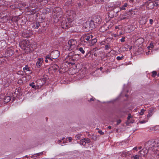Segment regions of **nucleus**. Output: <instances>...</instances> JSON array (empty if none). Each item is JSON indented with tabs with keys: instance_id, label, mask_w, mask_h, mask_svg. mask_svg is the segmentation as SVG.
Listing matches in <instances>:
<instances>
[{
	"instance_id": "nucleus-29",
	"label": "nucleus",
	"mask_w": 159,
	"mask_h": 159,
	"mask_svg": "<svg viewBox=\"0 0 159 159\" xmlns=\"http://www.w3.org/2000/svg\"><path fill=\"white\" fill-rule=\"evenodd\" d=\"M139 155H136L135 156H133L131 157V159H139Z\"/></svg>"
},
{
	"instance_id": "nucleus-42",
	"label": "nucleus",
	"mask_w": 159,
	"mask_h": 159,
	"mask_svg": "<svg viewBox=\"0 0 159 159\" xmlns=\"http://www.w3.org/2000/svg\"><path fill=\"white\" fill-rule=\"evenodd\" d=\"M121 122V120L120 119H119L117 120V124L116 125H119Z\"/></svg>"
},
{
	"instance_id": "nucleus-62",
	"label": "nucleus",
	"mask_w": 159,
	"mask_h": 159,
	"mask_svg": "<svg viewBox=\"0 0 159 159\" xmlns=\"http://www.w3.org/2000/svg\"><path fill=\"white\" fill-rule=\"evenodd\" d=\"M100 70H102V69H103V68L102 67H100L99 68Z\"/></svg>"
},
{
	"instance_id": "nucleus-31",
	"label": "nucleus",
	"mask_w": 159,
	"mask_h": 159,
	"mask_svg": "<svg viewBox=\"0 0 159 159\" xmlns=\"http://www.w3.org/2000/svg\"><path fill=\"white\" fill-rule=\"evenodd\" d=\"M80 51L82 54H84L85 53V51L82 47H80L78 48H77Z\"/></svg>"
},
{
	"instance_id": "nucleus-5",
	"label": "nucleus",
	"mask_w": 159,
	"mask_h": 159,
	"mask_svg": "<svg viewBox=\"0 0 159 159\" xmlns=\"http://www.w3.org/2000/svg\"><path fill=\"white\" fill-rule=\"evenodd\" d=\"M69 19V18H68L67 20L66 19H65L61 22V26L63 29H66L70 27V22H69V21L67 22Z\"/></svg>"
},
{
	"instance_id": "nucleus-54",
	"label": "nucleus",
	"mask_w": 159,
	"mask_h": 159,
	"mask_svg": "<svg viewBox=\"0 0 159 159\" xmlns=\"http://www.w3.org/2000/svg\"><path fill=\"white\" fill-rule=\"evenodd\" d=\"M34 155H36V157H37V156H40V155H39V153H36V154H34Z\"/></svg>"
},
{
	"instance_id": "nucleus-38",
	"label": "nucleus",
	"mask_w": 159,
	"mask_h": 159,
	"mask_svg": "<svg viewBox=\"0 0 159 159\" xmlns=\"http://www.w3.org/2000/svg\"><path fill=\"white\" fill-rule=\"evenodd\" d=\"M29 68L28 67V65H26L25 67H24L23 69V70H29Z\"/></svg>"
},
{
	"instance_id": "nucleus-9",
	"label": "nucleus",
	"mask_w": 159,
	"mask_h": 159,
	"mask_svg": "<svg viewBox=\"0 0 159 159\" xmlns=\"http://www.w3.org/2000/svg\"><path fill=\"white\" fill-rule=\"evenodd\" d=\"M60 55V52L57 50H55L52 51L50 53V56L53 59L57 58Z\"/></svg>"
},
{
	"instance_id": "nucleus-8",
	"label": "nucleus",
	"mask_w": 159,
	"mask_h": 159,
	"mask_svg": "<svg viewBox=\"0 0 159 159\" xmlns=\"http://www.w3.org/2000/svg\"><path fill=\"white\" fill-rule=\"evenodd\" d=\"M91 21L93 22L96 27L97 24L99 25L101 23L102 20L100 16H95L93 18V20H91Z\"/></svg>"
},
{
	"instance_id": "nucleus-10",
	"label": "nucleus",
	"mask_w": 159,
	"mask_h": 159,
	"mask_svg": "<svg viewBox=\"0 0 159 159\" xmlns=\"http://www.w3.org/2000/svg\"><path fill=\"white\" fill-rule=\"evenodd\" d=\"M145 4L147 5V7L150 9H153L154 7L155 6V4L154 3L150 0H149L146 2Z\"/></svg>"
},
{
	"instance_id": "nucleus-59",
	"label": "nucleus",
	"mask_w": 159,
	"mask_h": 159,
	"mask_svg": "<svg viewBox=\"0 0 159 159\" xmlns=\"http://www.w3.org/2000/svg\"><path fill=\"white\" fill-rule=\"evenodd\" d=\"M61 142V140H59L57 142L59 143H60Z\"/></svg>"
},
{
	"instance_id": "nucleus-44",
	"label": "nucleus",
	"mask_w": 159,
	"mask_h": 159,
	"mask_svg": "<svg viewBox=\"0 0 159 159\" xmlns=\"http://www.w3.org/2000/svg\"><path fill=\"white\" fill-rule=\"evenodd\" d=\"M125 37H123L122 39H120V41L122 42H124L125 41Z\"/></svg>"
},
{
	"instance_id": "nucleus-30",
	"label": "nucleus",
	"mask_w": 159,
	"mask_h": 159,
	"mask_svg": "<svg viewBox=\"0 0 159 159\" xmlns=\"http://www.w3.org/2000/svg\"><path fill=\"white\" fill-rule=\"evenodd\" d=\"M29 85L35 89H36V86L34 84V82H32Z\"/></svg>"
},
{
	"instance_id": "nucleus-45",
	"label": "nucleus",
	"mask_w": 159,
	"mask_h": 159,
	"mask_svg": "<svg viewBox=\"0 0 159 159\" xmlns=\"http://www.w3.org/2000/svg\"><path fill=\"white\" fill-rule=\"evenodd\" d=\"M27 71L28 72V74H30L31 73H32V71H31V70H30L29 69V70H27Z\"/></svg>"
},
{
	"instance_id": "nucleus-35",
	"label": "nucleus",
	"mask_w": 159,
	"mask_h": 159,
	"mask_svg": "<svg viewBox=\"0 0 159 159\" xmlns=\"http://www.w3.org/2000/svg\"><path fill=\"white\" fill-rule=\"evenodd\" d=\"M157 74V72L155 71H154L152 72V76L153 77H155L156 75Z\"/></svg>"
},
{
	"instance_id": "nucleus-64",
	"label": "nucleus",
	"mask_w": 159,
	"mask_h": 159,
	"mask_svg": "<svg viewBox=\"0 0 159 159\" xmlns=\"http://www.w3.org/2000/svg\"><path fill=\"white\" fill-rule=\"evenodd\" d=\"M137 149V148L136 147H135L133 148V149L134 150H136Z\"/></svg>"
},
{
	"instance_id": "nucleus-26",
	"label": "nucleus",
	"mask_w": 159,
	"mask_h": 159,
	"mask_svg": "<svg viewBox=\"0 0 159 159\" xmlns=\"http://www.w3.org/2000/svg\"><path fill=\"white\" fill-rule=\"evenodd\" d=\"M84 40L85 39L87 41H89V43H90L91 39L89 35L85 36L84 37Z\"/></svg>"
},
{
	"instance_id": "nucleus-12",
	"label": "nucleus",
	"mask_w": 159,
	"mask_h": 159,
	"mask_svg": "<svg viewBox=\"0 0 159 159\" xmlns=\"http://www.w3.org/2000/svg\"><path fill=\"white\" fill-rule=\"evenodd\" d=\"M28 42H29L28 41H26V40H25L22 42H21V44L22 45L23 44V47H26V48H29V52L32 51L33 49H31V48H30V46H31V45H28Z\"/></svg>"
},
{
	"instance_id": "nucleus-63",
	"label": "nucleus",
	"mask_w": 159,
	"mask_h": 159,
	"mask_svg": "<svg viewBox=\"0 0 159 159\" xmlns=\"http://www.w3.org/2000/svg\"><path fill=\"white\" fill-rule=\"evenodd\" d=\"M39 155H40L43 154V152H42L39 153Z\"/></svg>"
},
{
	"instance_id": "nucleus-55",
	"label": "nucleus",
	"mask_w": 159,
	"mask_h": 159,
	"mask_svg": "<svg viewBox=\"0 0 159 159\" xmlns=\"http://www.w3.org/2000/svg\"><path fill=\"white\" fill-rule=\"evenodd\" d=\"M19 18H18V17H17V18L16 19V22H17L18 20H19Z\"/></svg>"
},
{
	"instance_id": "nucleus-34",
	"label": "nucleus",
	"mask_w": 159,
	"mask_h": 159,
	"mask_svg": "<svg viewBox=\"0 0 159 159\" xmlns=\"http://www.w3.org/2000/svg\"><path fill=\"white\" fill-rule=\"evenodd\" d=\"M145 111V110H144L143 109H142L141 110V111L140 112H139V114L140 115H143L144 113V112Z\"/></svg>"
},
{
	"instance_id": "nucleus-2",
	"label": "nucleus",
	"mask_w": 159,
	"mask_h": 159,
	"mask_svg": "<svg viewBox=\"0 0 159 159\" xmlns=\"http://www.w3.org/2000/svg\"><path fill=\"white\" fill-rule=\"evenodd\" d=\"M95 28V25L94 24L93 22L90 20L88 21L84 24L82 29L85 32H88Z\"/></svg>"
},
{
	"instance_id": "nucleus-47",
	"label": "nucleus",
	"mask_w": 159,
	"mask_h": 159,
	"mask_svg": "<svg viewBox=\"0 0 159 159\" xmlns=\"http://www.w3.org/2000/svg\"><path fill=\"white\" fill-rule=\"evenodd\" d=\"M69 142H71L72 140V139L71 137H68V138Z\"/></svg>"
},
{
	"instance_id": "nucleus-21",
	"label": "nucleus",
	"mask_w": 159,
	"mask_h": 159,
	"mask_svg": "<svg viewBox=\"0 0 159 159\" xmlns=\"http://www.w3.org/2000/svg\"><path fill=\"white\" fill-rule=\"evenodd\" d=\"M11 97L9 96H6L5 97L4 99V102L5 103H7L9 102L11 100Z\"/></svg>"
},
{
	"instance_id": "nucleus-60",
	"label": "nucleus",
	"mask_w": 159,
	"mask_h": 159,
	"mask_svg": "<svg viewBox=\"0 0 159 159\" xmlns=\"http://www.w3.org/2000/svg\"><path fill=\"white\" fill-rule=\"evenodd\" d=\"M34 155H33L31 157V158H34L35 157Z\"/></svg>"
},
{
	"instance_id": "nucleus-33",
	"label": "nucleus",
	"mask_w": 159,
	"mask_h": 159,
	"mask_svg": "<svg viewBox=\"0 0 159 159\" xmlns=\"http://www.w3.org/2000/svg\"><path fill=\"white\" fill-rule=\"evenodd\" d=\"M124 56H122L121 57L118 56L116 57V59L118 60H120L124 59Z\"/></svg>"
},
{
	"instance_id": "nucleus-36",
	"label": "nucleus",
	"mask_w": 159,
	"mask_h": 159,
	"mask_svg": "<svg viewBox=\"0 0 159 159\" xmlns=\"http://www.w3.org/2000/svg\"><path fill=\"white\" fill-rule=\"evenodd\" d=\"M85 140V141L86 143H90L91 142L90 140V139H89V138H85L84 139Z\"/></svg>"
},
{
	"instance_id": "nucleus-39",
	"label": "nucleus",
	"mask_w": 159,
	"mask_h": 159,
	"mask_svg": "<svg viewBox=\"0 0 159 159\" xmlns=\"http://www.w3.org/2000/svg\"><path fill=\"white\" fill-rule=\"evenodd\" d=\"M18 84H22L23 83L22 79H19L18 80Z\"/></svg>"
},
{
	"instance_id": "nucleus-41",
	"label": "nucleus",
	"mask_w": 159,
	"mask_h": 159,
	"mask_svg": "<svg viewBox=\"0 0 159 159\" xmlns=\"http://www.w3.org/2000/svg\"><path fill=\"white\" fill-rule=\"evenodd\" d=\"M68 64H71V66H73L75 64V62H74V61L73 62L70 61L69 62Z\"/></svg>"
},
{
	"instance_id": "nucleus-61",
	"label": "nucleus",
	"mask_w": 159,
	"mask_h": 159,
	"mask_svg": "<svg viewBox=\"0 0 159 159\" xmlns=\"http://www.w3.org/2000/svg\"><path fill=\"white\" fill-rule=\"evenodd\" d=\"M45 61L46 62H48V59H46V60H45Z\"/></svg>"
},
{
	"instance_id": "nucleus-32",
	"label": "nucleus",
	"mask_w": 159,
	"mask_h": 159,
	"mask_svg": "<svg viewBox=\"0 0 159 159\" xmlns=\"http://www.w3.org/2000/svg\"><path fill=\"white\" fill-rule=\"evenodd\" d=\"M91 138L94 140H96L97 139V135H93L92 136Z\"/></svg>"
},
{
	"instance_id": "nucleus-58",
	"label": "nucleus",
	"mask_w": 159,
	"mask_h": 159,
	"mask_svg": "<svg viewBox=\"0 0 159 159\" xmlns=\"http://www.w3.org/2000/svg\"><path fill=\"white\" fill-rule=\"evenodd\" d=\"M68 56L70 57H72V55H71V53H69V55H68Z\"/></svg>"
},
{
	"instance_id": "nucleus-13",
	"label": "nucleus",
	"mask_w": 159,
	"mask_h": 159,
	"mask_svg": "<svg viewBox=\"0 0 159 159\" xmlns=\"http://www.w3.org/2000/svg\"><path fill=\"white\" fill-rule=\"evenodd\" d=\"M80 59L79 55H75L69 58L70 61H78Z\"/></svg>"
},
{
	"instance_id": "nucleus-1",
	"label": "nucleus",
	"mask_w": 159,
	"mask_h": 159,
	"mask_svg": "<svg viewBox=\"0 0 159 159\" xmlns=\"http://www.w3.org/2000/svg\"><path fill=\"white\" fill-rule=\"evenodd\" d=\"M145 146L148 147V149L151 151H159V139L149 141L146 143Z\"/></svg>"
},
{
	"instance_id": "nucleus-27",
	"label": "nucleus",
	"mask_w": 159,
	"mask_h": 159,
	"mask_svg": "<svg viewBox=\"0 0 159 159\" xmlns=\"http://www.w3.org/2000/svg\"><path fill=\"white\" fill-rule=\"evenodd\" d=\"M129 152V151H124L122 152L121 154L122 155L123 157H125L128 155Z\"/></svg>"
},
{
	"instance_id": "nucleus-4",
	"label": "nucleus",
	"mask_w": 159,
	"mask_h": 159,
	"mask_svg": "<svg viewBox=\"0 0 159 159\" xmlns=\"http://www.w3.org/2000/svg\"><path fill=\"white\" fill-rule=\"evenodd\" d=\"M47 23L45 21L39 22V26L38 30V33L44 32L46 30V27L47 26Z\"/></svg>"
},
{
	"instance_id": "nucleus-25",
	"label": "nucleus",
	"mask_w": 159,
	"mask_h": 159,
	"mask_svg": "<svg viewBox=\"0 0 159 159\" xmlns=\"http://www.w3.org/2000/svg\"><path fill=\"white\" fill-rule=\"evenodd\" d=\"M85 141V140L84 139L81 140L80 141V143L83 146H85L86 144Z\"/></svg>"
},
{
	"instance_id": "nucleus-18",
	"label": "nucleus",
	"mask_w": 159,
	"mask_h": 159,
	"mask_svg": "<svg viewBox=\"0 0 159 159\" xmlns=\"http://www.w3.org/2000/svg\"><path fill=\"white\" fill-rule=\"evenodd\" d=\"M154 111V109L152 108H150L148 109V114L147 115V117H149L152 116V112Z\"/></svg>"
},
{
	"instance_id": "nucleus-53",
	"label": "nucleus",
	"mask_w": 159,
	"mask_h": 159,
	"mask_svg": "<svg viewBox=\"0 0 159 159\" xmlns=\"http://www.w3.org/2000/svg\"><path fill=\"white\" fill-rule=\"evenodd\" d=\"M139 122L141 123V124H142V123H143L145 122V121L144 120H143V121H140Z\"/></svg>"
},
{
	"instance_id": "nucleus-43",
	"label": "nucleus",
	"mask_w": 159,
	"mask_h": 159,
	"mask_svg": "<svg viewBox=\"0 0 159 159\" xmlns=\"http://www.w3.org/2000/svg\"><path fill=\"white\" fill-rule=\"evenodd\" d=\"M105 50H107L108 49V48H109L110 47L107 44V45H106L105 46Z\"/></svg>"
},
{
	"instance_id": "nucleus-37",
	"label": "nucleus",
	"mask_w": 159,
	"mask_h": 159,
	"mask_svg": "<svg viewBox=\"0 0 159 159\" xmlns=\"http://www.w3.org/2000/svg\"><path fill=\"white\" fill-rule=\"evenodd\" d=\"M95 1L97 4H99L101 2H103L104 0H95Z\"/></svg>"
},
{
	"instance_id": "nucleus-46",
	"label": "nucleus",
	"mask_w": 159,
	"mask_h": 159,
	"mask_svg": "<svg viewBox=\"0 0 159 159\" xmlns=\"http://www.w3.org/2000/svg\"><path fill=\"white\" fill-rule=\"evenodd\" d=\"M148 47H150L151 48H152L153 47V45L152 43H150V46H149Z\"/></svg>"
},
{
	"instance_id": "nucleus-52",
	"label": "nucleus",
	"mask_w": 159,
	"mask_h": 159,
	"mask_svg": "<svg viewBox=\"0 0 159 159\" xmlns=\"http://www.w3.org/2000/svg\"><path fill=\"white\" fill-rule=\"evenodd\" d=\"M128 1L131 3H133L134 2V0H128Z\"/></svg>"
},
{
	"instance_id": "nucleus-56",
	"label": "nucleus",
	"mask_w": 159,
	"mask_h": 159,
	"mask_svg": "<svg viewBox=\"0 0 159 159\" xmlns=\"http://www.w3.org/2000/svg\"><path fill=\"white\" fill-rule=\"evenodd\" d=\"M93 50L95 51H96L98 50V48L97 47H95V48H93Z\"/></svg>"
},
{
	"instance_id": "nucleus-40",
	"label": "nucleus",
	"mask_w": 159,
	"mask_h": 159,
	"mask_svg": "<svg viewBox=\"0 0 159 159\" xmlns=\"http://www.w3.org/2000/svg\"><path fill=\"white\" fill-rule=\"evenodd\" d=\"M98 132L101 135H103L104 134V132L101 130H99Z\"/></svg>"
},
{
	"instance_id": "nucleus-22",
	"label": "nucleus",
	"mask_w": 159,
	"mask_h": 159,
	"mask_svg": "<svg viewBox=\"0 0 159 159\" xmlns=\"http://www.w3.org/2000/svg\"><path fill=\"white\" fill-rule=\"evenodd\" d=\"M128 4L127 3H125L124 5H123L121 7H120L119 9L120 11L121 10H125V7H127Z\"/></svg>"
},
{
	"instance_id": "nucleus-20",
	"label": "nucleus",
	"mask_w": 159,
	"mask_h": 159,
	"mask_svg": "<svg viewBox=\"0 0 159 159\" xmlns=\"http://www.w3.org/2000/svg\"><path fill=\"white\" fill-rule=\"evenodd\" d=\"M132 116H131V114H128V116L127 117V120L126 122V124L127 125H129V124L130 123H133V122H130L129 121L130 118H131Z\"/></svg>"
},
{
	"instance_id": "nucleus-23",
	"label": "nucleus",
	"mask_w": 159,
	"mask_h": 159,
	"mask_svg": "<svg viewBox=\"0 0 159 159\" xmlns=\"http://www.w3.org/2000/svg\"><path fill=\"white\" fill-rule=\"evenodd\" d=\"M97 41V39L96 38H93V39H91L90 41V45H93L94 44H95Z\"/></svg>"
},
{
	"instance_id": "nucleus-16",
	"label": "nucleus",
	"mask_w": 159,
	"mask_h": 159,
	"mask_svg": "<svg viewBox=\"0 0 159 159\" xmlns=\"http://www.w3.org/2000/svg\"><path fill=\"white\" fill-rule=\"evenodd\" d=\"M43 61L42 58H39L36 63L37 66L38 67H40L41 66L42 64L43 63Z\"/></svg>"
},
{
	"instance_id": "nucleus-24",
	"label": "nucleus",
	"mask_w": 159,
	"mask_h": 159,
	"mask_svg": "<svg viewBox=\"0 0 159 159\" xmlns=\"http://www.w3.org/2000/svg\"><path fill=\"white\" fill-rule=\"evenodd\" d=\"M151 159H159V154H154L152 157Z\"/></svg>"
},
{
	"instance_id": "nucleus-19",
	"label": "nucleus",
	"mask_w": 159,
	"mask_h": 159,
	"mask_svg": "<svg viewBox=\"0 0 159 159\" xmlns=\"http://www.w3.org/2000/svg\"><path fill=\"white\" fill-rule=\"evenodd\" d=\"M108 25L107 24H106L105 25L102 26L101 28L100 29V30L102 32H103L104 31H106V30H107V28H108V27H107Z\"/></svg>"
},
{
	"instance_id": "nucleus-7",
	"label": "nucleus",
	"mask_w": 159,
	"mask_h": 159,
	"mask_svg": "<svg viewBox=\"0 0 159 159\" xmlns=\"http://www.w3.org/2000/svg\"><path fill=\"white\" fill-rule=\"evenodd\" d=\"M77 42L75 40L71 39L69 40L68 42L67 46H69L70 49H72L76 47V44H77Z\"/></svg>"
},
{
	"instance_id": "nucleus-17",
	"label": "nucleus",
	"mask_w": 159,
	"mask_h": 159,
	"mask_svg": "<svg viewBox=\"0 0 159 159\" xmlns=\"http://www.w3.org/2000/svg\"><path fill=\"white\" fill-rule=\"evenodd\" d=\"M39 22L36 21V22H34L32 26L33 28L35 29H38L39 30Z\"/></svg>"
},
{
	"instance_id": "nucleus-49",
	"label": "nucleus",
	"mask_w": 159,
	"mask_h": 159,
	"mask_svg": "<svg viewBox=\"0 0 159 159\" xmlns=\"http://www.w3.org/2000/svg\"><path fill=\"white\" fill-rule=\"evenodd\" d=\"M149 21H150V23L151 24H152L153 23V20L152 19H151Z\"/></svg>"
},
{
	"instance_id": "nucleus-51",
	"label": "nucleus",
	"mask_w": 159,
	"mask_h": 159,
	"mask_svg": "<svg viewBox=\"0 0 159 159\" xmlns=\"http://www.w3.org/2000/svg\"><path fill=\"white\" fill-rule=\"evenodd\" d=\"M89 36H90V39H93V36L92 35H89Z\"/></svg>"
},
{
	"instance_id": "nucleus-3",
	"label": "nucleus",
	"mask_w": 159,
	"mask_h": 159,
	"mask_svg": "<svg viewBox=\"0 0 159 159\" xmlns=\"http://www.w3.org/2000/svg\"><path fill=\"white\" fill-rule=\"evenodd\" d=\"M118 7H114L112 8V9L110 10L108 12V16L110 19L116 17L117 15V13L119 11L118 10Z\"/></svg>"
},
{
	"instance_id": "nucleus-50",
	"label": "nucleus",
	"mask_w": 159,
	"mask_h": 159,
	"mask_svg": "<svg viewBox=\"0 0 159 159\" xmlns=\"http://www.w3.org/2000/svg\"><path fill=\"white\" fill-rule=\"evenodd\" d=\"M88 101L89 102H91L93 101H94V100L93 98H90L89 100H88Z\"/></svg>"
},
{
	"instance_id": "nucleus-48",
	"label": "nucleus",
	"mask_w": 159,
	"mask_h": 159,
	"mask_svg": "<svg viewBox=\"0 0 159 159\" xmlns=\"http://www.w3.org/2000/svg\"><path fill=\"white\" fill-rule=\"evenodd\" d=\"M22 73H23V72L22 71H19L18 72V74H20V75H22Z\"/></svg>"
},
{
	"instance_id": "nucleus-28",
	"label": "nucleus",
	"mask_w": 159,
	"mask_h": 159,
	"mask_svg": "<svg viewBox=\"0 0 159 159\" xmlns=\"http://www.w3.org/2000/svg\"><path fill=\"white\" fill-rule=\"evenodd\" d=\"M46 59H48L50 62L52 61V58L50 57V56L48 55L45 57Z\"/></svg>"
},
{
	"instance_id": "nucleus-57",
	"label": "nucleus",
	"mask_w": 159,
	"mask_h": 159,
	"mask_svg": "<svg viewBox=\"0 0 159 159\" xmlns=\"http://www.w3.org/2000/svg\"><path fill=\"white\" fill-rule=\"evenodd\" d=\"M155 3L156 4V5H155V6L157 7L158 5V4L157 3H156V2H155Z\"/></svg>"
},
{
	"instance_id": "nucleus-15",
	"label": "nucleus",
	"mask_w": 159,
	"mask_h": 159,
	"mask_svg": "<svg viewBox=\"0 0 159 159\" xmlns=\"http://www.w3.org/2000/svg\"><path fill=\"white\" fill-rule=\"evenodd\" d=\"M84 0H81L79 2H78L77 3L76 6L77 7V8L80 9L84 5Z\"/></svg>"
},
{
	"instance_id": "nucleus-11",
	"label": "nucleus",
	"mask_w": 159,
	"mask_h": 159,
	"mask_svg": "<svg viewBox=\"0 0 159 159\" xmlns=\"http://www.w3.org/2000/svg\"><path fill=\"white\" fill-rule=\"evenodd\" d=\"M14 53V51L10 48H8L7 49L5 52L6 57H9L11 56Z\"/></svg>"
},
{
	"instance_id": "nucleus-6",
	"label": "nucleus",
	"mask_w": 159,
	"mask_h": 159,
	"mask_svg": "<svg viewBox=\"0 0 159 159\" xmlns=\"http://www.w3.org/2000/svg\"><path fill=\"white\" fill-rule=\"evenodd\" d=\"M131 11H132V10H129L128 12H126L124 14L120 15V20H121L126 19L129 18L132 14Z\"/></svg>"
},
{
	"instance_id": "nucleus-14",
	"label": "nucleus",
	"mask_w": 159,
	"mask_h": 159,
	"mask_svg": "<svg viewBox=\"0 0 159 159\" xmlns=\"http://www.w3.org/2000/svg\"><path fill=\"white\" fill-rule=\"evenodd\" d=\"M145 146L146 147V148H144L142 150H141L139 152V153L140 154H143V153H142L143 152L144 153V154L145 153L147 154L149 151H151L148 149V147H147L145 145Z\"/></svg>"
}]
</instances>
